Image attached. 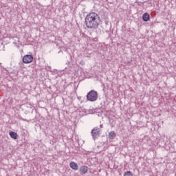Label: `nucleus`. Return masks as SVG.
Masks as SVG:
<instances>
[{
    "label": "nucleus",
    "mask_w": 176,
    "mask_h": 176,
    "mask_svg": "<svg viewBox=\"0 0 176 176\" xmlns=\"http://www.w3.org/2000/svg\"><path fill=\"white\" fill-rule=\"evenodd\" d=\"M101 19L96 12H90L85 17V25L89 30H97Z\"/></svg>",
    "instance_id": "obj_1"
},
{
    "label": "nucleus",
    "mask_w": 176,
    "mask_h": 176,
    "mask_svg": "<svg viewBox=\"0 0 176 176\" xmlns=\"http://www.w3.org/2000/svg\"><path fill=\"white\" fill-rule=\"evenodd\" d=\"M98 98V93L94 90H91L87 95V101H91V102L97 101Z\"/></svg>",
    "instance_id": "obj_2"
},
{
    "label": "nucleus",
    "mask_w": 176,
    "mask_h": 176,
    "mask_svg": "<svg viewBox=\"0 0 176 176\" xmlns=\"http://www.w3.org/2000/svg\"><path fill=\"white\" fill-rule=\"evenodd\" d=\"M100 131H101V129H100L98 126H96L91 130V134L92 135L93 140H96V138H98V137H100Z\"/></svg>",
    "instance_id": "obj_3"
},
{
    "label": "nucleus",
    "mask_w": 176,
    "mask_h": 176,
    "mask_svg": "<svg viewBox=\"0 0 176 176\" xmlns=\"http://www.w3.org/2000/svg\"><path fill=\"white\" fill-rule=\"evenodd\" d=\"M33 60L34 56H32V55L27 54L23 56V63H24V64H30V63H32Z\"/></svg>",
    "instance_id": "obj_4"
},
{
    "label": "nucleus",
    "mask_w": 176,
    "mask_h": 176,
    "mask_svg": "<svg viewBox=\"0 0 176 176\" xmlns=\"http://www.w3.org/2000/svg\"><path fill=\"white\" fill-rule=\"evenodd\" d=\"M69 166L71 167V168H72V170H74L75 171H76V170H78L79 168V166H78V164L74 162H70Z\"/></svg>",
    "instance_id": "obj_5"
},
{
    "label": "nucleus",
    "mask_w": 176,
    "mask_h": 176,
    "mask_svg": "<svg viewBox=\"0 0 176 176\" xmlns=\"http://www.w3.org/2000/svg\"><path fill=\"white\" fill-rule=\"evenodd\" d=\"M151 19V16L149 15V14L148 12H145L143 15H142V20L143 21H149V19Z\"/></svg>",
    "instance_id": "obj_6"
},
{
    "label": "nucleus",
    "mask_w": 176,
    "mask_h": 176,
    "mask_svg": "<svg viewBox=\"0 0 176 176\" xmlns=\"http://www.w3.org/2000/svg\"><path fill=\"white\" fill-rule=\"evenodd\" d=\"M87 171H88V168H87V166H82L80 168V172L82 175L86 174V173H87Z\"/></svg>",
    "instance_id": "obj_7"
},
{
    "label": "nucleus",
    "mask_w": 176,
    "mask_h": 176,
    "mask_svg": "<svg viewBox=\"0 0 176 176\" xmlns=\"http://www.w3.org/2000/svg\"><path fill=\"white\" fill-rule=\"evenodd\" d=\"M10 136L11 137V138H12L13 140H17V138H19V135H17V133L14 132V131H11L10 133Z\"/></svg>",
    "instance_id": "obj_8"
},
{
    "label": "nucleus",
    "mask_w": 176,
    "mask_h": 176,
    "mask_svg": "<svg viewBox=\"0 0 176 176\" xmlns=\"http://www.w3.org/2000/svg\"><path fill=\"white\" fill-rule=\"evenodd\" d=\"M116 137V133H115V131H111L109 133V138H110V140H113V138H115Z\"/></svg>",
    "instance_id": "obj_9"
},
{
    "label": "nucleus",
    "mask_w": 176,
    "mask_h": 176,
    "mask_svg": "<svg viewBox=\"0 0 176 176\" xmlns=\"http://www.w3.org/2000/svg\"><path fill=\"white\" fill-rule=\"evenodd\" d=\"M124 176H133V173L131 171L124 172Z\"/></svg>",
    "instance_id": "obj_10"
},
{
    "label": "nucleus",
    "mask_w": 176,
    "mask_h": 176,
    "mask_svg": "<svg viewBox=\"0 0 176 176\" xmlns=\"http://www.w3.org/2000/svg\"><path fill=\"white\" fill-rule=\"evenodd\" d=\"M100 128L102 129V124H100Z\"/></svg>",
    "instance_id": "obj_11"
}]
</instances>
